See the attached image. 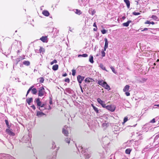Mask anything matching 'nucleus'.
<instances>
[{
	"label": "nucleus",
	"mask_w": 159,
	"mask_h": 159,
	"mask_svg": "<svg viewBox=\"0 0 159 159\" xmlns=\"http://www.w3.org/2000/svg\"><path fill=\"white\" fill-rule=\"evenodd\" d=\"M23 64L27 66H29L30 65V63L29 61H25L23 62Z\"/></svg>",
	"instance_id": "obj_22"
},
{
	"label": "nucleus",
	"mask_w": 159,
	"mask_h": 159,
	"mask_svg": "<svg viewBox=\"0 0 159 159\" xmlns=\"http://www.w3.org/2000/svg\"><path fill=\"white\" fill-rule=\"evenodd\" d=\"M69 128L66 125L62 129V133L66 136H67L68 135V131Z\"/></svg>",
	"instance_id": "obj_2"
},
{
	"label": "nucleus",
	"mask_w": 159,
	"mask_h": 159,
	"mask_svg": "<svg viewBox=\"0 0 159 159\" xmlns=\"http://www.w3.org/2000/svg\"><path fill=\"white\" fill-rule=\"evenodd\" d=\"M32 101V98H29L26 99V101L30 105Z\"/></svg>",
	"instance_id": "obj_18"
},
{
	"label": "nucleus",
	"mask_w": 159,
	"mask_h": 159,
	"mask_svg": "<svg viewBox=\"0 0 159 159\" xmlns=\"http://www.w3.org/2000/svg\"><path fill=\"white\" fill-rule=\"evenodd\" d=\"M49 109H51V107H50V106H49Z\"/></svg>",
	"instance_id": "obj_60"
},
{
	"label": "nucleus",
	"mask_w": 159,
	"mask_h": 159,
	"mask_svg": "<svg viewBox=\"0 0 159 159\" xmlns=\"http://www.w3.org/2000/svg\"><path fill=\"white\" fill-rule=\"evenodd\" d=\"M103 85L102 87L104 88L108 91L110 90L111 89L109 86L107 84L106 82H105L104 83V84H103Z\"/></svg>",
	"instance_id": "obj_4"
},
{
	"label": "nucleus",
	"mask_w": 159,
	"mask_h": 159,
	"mask_svg": "<svg viewBox=\"0 0 159 159\" xmlns=\"http://www.w3.org/2000/svg\"><path fill=\"white\" fill-rule=\"evenodd\" d=\"M97 30V28H94L93 29V30L94 31H96Z\"/></svg>",
	"instance_id": "obj_59"
},
{
	"label": "nucleus",
	"mask_w": 159,
	"mask_h": 159,
	"mask_svg": "<svg viewBox=\"0 0 159 159\" xmlns=\"http://www.w3.org/2000/svg\"><path fill=\"white\" fill-rule=\"evenodd\" d=\"M76 13L78 14H81V13L80 12V11L78 10H76Z\"/></svg>",
	"instance_id": "obj_42"
},
{
	"label": "nucleus",
	"mask_w": 159,
	"mask_h": 159,
	"mask_svg": "<svg viewBox=\"0 0 159 159\" xmlns=\"http://www.w3.org/2000/svg\"><path fill=\"white\" fill-rule=\"evenodd\" d=\"M102 106L104 108H106L107 106L106 105V104L105 103H104L102 105Z\"/></svg>",
	"instance_id": "obj_46"
},
{
	"label": "nucleus",
	"mask_w": 159,
	"mask_h": 159,
	"mask_svg": "<svg viewBox=\"0 0 159 159\" xmlns=\"http://www.w3.org/2000/svg\"><path fill=\"white\" fill-rule=\"evenodd\" d=\"M67 75V74L66 73L64 74H63L62 75V76L64 77H65V76H66Z\"/></svg>",
	"instance_id": "obj_52"
},
{
	"label": "nucleus",
	"mask_w": 159,
	"mask_h": 159,
	"mask_svg": "<svg viewBox=\"0 0 159 159\" xmlns=\"http://www.w3.org/2000/svg\"><path fill=\"white\" fill-rule=\"evenodd\" d=\"M116 108V107L114 105H107L106 107V109L111 112L114 111Z\"/></svg>",
	"instance_id": "obj_3"
},
{
	"label": "nucleus",
	"mask_w": 159,
	"mask_h": 159,
	"mask_svg": "<svg viewBox=\"0 0 159 159\" xmlns=\"http://www.w3.org/2000/svg\"><path fill=\"white\" fill-rule=\"evenodd\" d=\"M89 61L92 63H93L94 62L93 60V57L92 55H90L89 58Z\"/></svg>",
	"instance_id": "obj_24"
},
{
	"label": "nucleus",
	"mask_w": 159,
	"mask_h": 159,
	"mask_svg": "<svg viewBox=\"0 0 159 159\" xmlns=\"http://www.w3.org/2000/svg\"><path fill=\"white\" fill-rule=\"evenodd\" d=\"M92 80V79H91V78H86L85 79V80H84V81L85 82H90V80Z\"/></svg>",
	"instance_id": "obj_33"
},
{
	"label": "nucleus",
	"mask_w": 159,
	"mask_h": 159,
	"mask_svg": "<svg viewBox=\"0 0 159 159\" xmlns=\"http://www.w3.org/2000/svg\"><path fill=\"white\" fill-rule=\"evenodd\" d=\"M38 89V95L39 96L41 97L46 94L45 89L43 87L39 88Z\"/></svg>",
	"instance_id": "obj_1"
},
{
	"label": "nucleus",
	"mask_w": 159,
	"mask_h": 159,
	"mask_svg": "<svg viewBox=\"0 0 159 159\" xmlns=\"http://www.w3.org/2000/svg\"><path fill=\"white\" fill-rule=\"evenodd\" d=\"M145 24H152V25H154L155 24L153 22H150L149 20H147L145 22Z\"/></svg>",
	"instance_id": "obj_27"
},
{
	"label": "nucleus",
	"mask_w": 159,
	"mask_h": 159,
	"mask_svg": "<svg viewBox=\"0 0 159 159\" xmlns=\"http://www.w3.org/2000/svg\"><path fill=\"white\" fill-rule=\"evenodd\" d=\"M148 30V29L147 28H145L143 30H142V31H146Z\"/></svg>",
	"instance_id": "obj_51"
},
{
	"label": "nucleus",
	"mask_w": 159,
	"mask_h": 159,
	"mask_svg": "<svg viewBox=\"0 0 159 159\" xmlns=\"http://www.w3.org/2000/svg\"><path fill=\"white\" fill-rule=\"evenodd\" d=\"M156 106H157V107H159V104L154 105L153 107V108H156Z\"/></svg>",
	"instance_id": "obj_48"
},
{
	"label": "nucleus",
	"mask_w": 159,
	"mask_h": 159,
	"mask_svg": "<svg viewBox=\"0 0 159 159\" xmlns=\"http://www.w3.org/2000/svg\"><path fill=\"white\" fill-rule=\"evenodd\" d=\"M151 17L155 20H157V17L156 16L154 15H152Z\"/></svg>",
	"instance_id": "obj_41"
},
{
	"label": "nucleus",
	"mask_w": 159,
	"mask_h": 159,
	"mask_svg": "<svg viewBox=\"0 0 159 159\" xmlns=\"http://www.w3.org/2000/svg\"><path fill=\"white\" fill-rule=\"evenodd\" d=\"M123 18L124 19L125 18V17H123Z\"/></svg>",
	"instance_id": "obj_63"
},
{
	"label": "nucleus",
	"mask_w": 159,
	"mask_h": 159,
	"mask_svg": "<svg viewBox=\"0 0 159 159\" xmlns=\"http://www.w3.org/2000/svg\"><path fill=\"white\" fill-rule=\"evenodd\" d=\"M89 13L91 14L92 15H93L95 13V11L94 10H93L92 9H90L89 10Z\"/></svg>",
	"instance_id": "obj_14"
},
{
	"label": "nucleus",
	"mask_w": 159,
	"mask_h": 159,
	"mask_svg": "<svg viewBox=\"0 0 159 159\" xmlns=\"http://www.w3.org/2000/svg\"><path fill=\"white\" fill-rule=\"evenodd\" d=\"M45 105V104L44 103H43V104H41V106H40L41 107H44V106Z\"/></svg>",
	"instance_id": "obj_50"
},
{
	"label": "nucleus",
	"mask_w": 159,
	"mask_h": 159,
	"mask_svg": "<svg viewBox=\"0 0 159 159\" xmlns=\"http://www.w3.org/2000/svg\"><path fill=\"white\" fill-rule=\"evenodd\" d=\"M155 122V119L154 118L152 119L150 121V122L151 123H154Z\"/></svg>",
	"instance_id": "obj_45"
},
{
	"label": "nucleus",
	"mask_w": 159,
	"mask_h": 159,
	"mask_svg": "<svg viewBox=\"0 0 159 159\" xmlns=\"http://www.w3.org/2000/svg\"><path fill=\"white\" fill-rule=\"evenodd\" d=\"M92 106L95 111L97 113H98V112L99 110L97 108L94 106L93 104L92 105Z\"/></svg>",
	"instance_id": "obj_26"
},
{
	"label": "nucleus",
	"mask_w": 159,
	"mask_h": 159,
	"mask_svg": "<svg viewBox=\"0 0 159 159\" xmlns=\"http://www.w3.org/2000/svg\"><path fill=\"white\" fill-rule=\"evenodd\" d=\"M133 14L134 15H135V16H136V15H140V13L139 12H134L133 13Z\"/></svg>",
	"instance_id": "obj_40"
},
{
	"label": "nucleus",
	"mask_w": 159,
	"mask_h": 159,
	"mask_svg": "<svg viewBox=\"0 0 159 159\" xmlns=\"http://www.w3.org/2000/svg\"><path fill=\"white\" fill-rule=\"evenodd\" d=\"M57 62V61L56 60H54L53 61L51 62L50 64H51V65H52L54 63H56Z\"/></svg>",
	"instance_id": "obj_37"
},
{
	"label": "nucleus",
	"mask_w": 159,
	"mask_h": 159,
	"mask_svg": "<svg viewBox=\"0 0 159 159\" xmlns=\"http://www.w3.org/2000/svg\"><path fill=\"white\" fill-rule=\"evenodd\" d=\"M49 103L50 104H52V100H50V102H49Z\"/></svg>",
	"instance_id": "obj_55"
},
{
	"label": "nucleus",
	"mask_w": 159,
	"mask_h": 159,
	"mask_svg": "<svg viewBox=\"0 0 159 159\" xmlns=\"http://www.w3.org/2000/svg\"><path fill=\"white\" fill-rule=\"evenodd\" d=\"M97 102L98 103L100 104L101 105L104 103H105L104 101H102L101 99L100 98H98L97 99Z\"/></svg>",
	"instance_id": "obj_16"
},
{
	"label": "nucleus",
	"mask_w": 159,
	"mask_h": 159,
	"mask_svg": "<svg viewBox=\"0 0 159 159\" xmlns=\"http://www.w3.org/2000/svg\"><path fill=\"white\" fill-rule=\"evenodd\" d=\"M37 89H36L34 88L32 89L31 92L33 94H36V93H37Z\"/></svg>",
	"instance_id": "obj_19"
},
{
	"label": "nucleus",
	"mask_w": 159,
	"mask_h": 159,
	"mask_svg": "<svg viewBox=\"0 0 159 159\" xmlns=\"http://www.w3.org/2000/svg\"><path fill=\"white\" fill-rule=\"evenodd\" d=\"M84 155L85 156L86 158L88 159L90 157L91 155L90 154L86 153L84 154Z\"/></svg>",
	"instance_id": "obj_31"
},
{
	"label": "nucleus",
	"mask_w": 159,
	"mask_h": 159,
	"mask_svg": "<svg viewBox=\"0 0 159 159\" xmlns=\"http://www.w3.org/2000/svg\"><path fill=\"white\" fill-rule=\"evenodd\" d=\"M33 86H31L29 89H28V90L27 92V94L26 95V96H27V95L29 94V93L30 92L31 90V89H32L33 88Z\"/></svg>",
	"instance_id": "obj_34"
},
{
	"label": "nucleus",
	"mask_w": 159,
	"mask_h": 159,
	"mask_svg": "<svg viewBox=\"0 0 159 159\" xmlns=\"http://www.w3.org/2000/svg\"><path fill=\"white\" fill-rule=\"evenodd\" d=\"M110 159H112V158H111Z\"/></svg>",
	"instance_id": "obj_64"
},
{
	"label": "nucleus",
	"mask_w": 159,
	"mask_h": 159,
	"mask_svg": "<svg viewBox=\"0 0 159 159\" xmlns=\"http://www.w3.org/2000/svg\"><path fill=\"white\" fill-rule=\"evenodd\" d=\"M107 48H105V47H104V50L103 51H105L106 50V49Z\"/></svg>",
	"instance_id": "obj_54"
},
{
	"label": "nucleus",
	"mask_w": 159,
	"mask_h": 159,
	"mask_svg": "<svg viewBox=\"0 0 159 159\" xmlns=\"http://www.w3.org/2000/svg\"><path fill=\"white\" fill-rule=\"evenodd\" d=\"M34 110H35V107L34 105H32L31 107Z\"/></svg>",
	"instance_id": "obj_49"
},
{
	"label": "nucleus",
	"mask_w": 159,
	"mask_h": 159,
	"mask_svg": "<svg viewBox=\"0 0 159 159\" xmlns=\"http://www.w3.org/2000/svg\"><path fill=\"white\" fill-rule=\"evenodd\" d=\"M109 125V123L108 122H105L103 123L102 124V126L104 127V128H107V127Z\"/></svg>",
	"instance_id": "obj_17"
},
{
	"label": "nucleus",
	"mask_w": 159,
	"mask_h": 159,
	"mask_svg": "<svg viewBox=\"0 0 159 159\" xmlns=\"http://www.w3.org/2000/svg\"><path fill=\"white\" fill-rule=\"evenodd\" d=\"M72 75L74 76H75V73H76L75 70L73 69L72 70Z\"/></svg>",
	"instance_id": "obj_35"
},
{
	"label": "nucleus",
	"mask_w": 159,
	"mask_h": 159,
	"mask_svg": "<svg viewBox=\"0 0 159 159\" xmlns=\"http://www.w3.org/2000/svg\"><path fill=\"white\" fill-rule=\"evenodd\" d=\"M107 31L105 30H101V32L102 34H105L106 33Z\"/></svg>",
	"instance_id": "obj_44"
},
{
	"label": "nucleus",
	"mask_w": 159,
	"mask_h": 159,
	"mask_svg": "<svg viewBox=\"0 0 159 159\" xmlns=\"http://www.w3.org/2000/svg\"><path fill=\"white\" fill-rule=\"evenodd\" d=\"M84 77L80 75H78L77 77L78 81L80 84L82 83V81L84 79Z\"/></svg>",
	"instance_id": "obj_5"
},
{
	"label": "nucleus",
	"mask_w": 159,
	"mask_h": 159,
	"mask_svg": "<svg viewBox=\"0 0 159 159\" xmlns=\"http://www.w3.org/2000/svg\"><path fill=\"white\" fill-rule=\"evenodd\" d=\"M26 138V137L25 136H24L23 138V140H24Z\"/></svg>",
	"instance_id": "obj_58"
},
{
	"label": "nucleus",
	"mask_w": 159,
	"mask_h": 159,
	"mask_svg": "<svg viewBox=\"0 0 159 159\" xmlns=\"http://www.w3.org/2000/svg\"><path fill=\"white\" fill-rule=\"evenodd\" d=\"M38 80H39V82L41 83H43L44 81V79L43 77H40L39 78Z\"/></svg>",
	"instance_id": "obj_30"
},
{
	"label": "nucleus",
	"mask_w": 159,
	"mask_h": 159,
	"mask_svg": "<svg viewBox=\"0 0 159 159\" xmlns=\"http://www.w3.org/2000/svg\"><path fill=\"white\" fill-rule=\"evenodd\" d=\"M101 55H102V57L105 56V53L104 52V51H101Z\"/></svg>",
	"instance_id": "obj_36"
},
{
	"label": "nucleus",
	"mask_w": 159,
	"mask_h": 159,
	"mask_svg": "<svg viewBox=\"0 0 159 159\" xmlns=\"http://www.w3.org/2000/svg\"><path fill=\"white\" fill-rule=\"evenodd\" d=\"M65 141L66 142L69 144L70 142V139L68 138H66L65 139Z\"/></svg>",
	"instance_id": "obj_39"
},
{
	"label": "nucleus",
	"mask_w": 159,
	"mask_h": 159,
	"mask_svg": "<svg viewBox=\"0 0 159 159\" xmlns=\"http://www.w3.org/2000/svg\"><path fill=\"white\" fill-rule=\"evenodd\" d=\"M58 68V66L57 64L53 65L52 67V69L54 70H57Z\"/></svg>",
	"instance_id": "obj_15"
},
{
	"label": "nucleus",
	"mask_w": 159,
	"mask_h": 159,
	"mask_svg": "<svg viewBox=\"0 0 159 159\" xmlns=\"http://www.w3.org/2000/svg\"><path fill=\"white\" fill-rule=\"evenodd\" d=\"M124 2L126 3L127 7L128 8H129L130 7V2L129 0H124Z\"/></svg>",
	"instance_id": "obj_13"
},
{
	"label": "nucleus",
	"mask_w": 159,
	"mask_h": 159,
	"mask_svg": "<svg viewBox=\"0 0 159 159\" xmlns=\"http://www.w3.org/2000/svg\"><path fill=\"white\" fill-rule=\"evenodd\" d=\"M39 110H41V109L40 108H39Z\"/></svg>",
	"instance_id": "obj_62"
},
{
	"label": "nucleus",
	"mask_w": 159,
	"mask_h": 159,
	"mask_svg": "<svg viewBox=\"0 0 159 159\" xmlns=\"http://www.w3.org/2000/svg\"><path fill=\"white\" fill-rule=\"evenodd\" d=\"M44 115L45 114L42 112H40L38 111L37 112V116L39 117H40Z\"/></svg>",
	"instance_id": "obj_9"
},
{
	"label": "nucleus",
	"mask_w": 159,
	"mask_h": 159,
	"mask_svg": "<svg viewBox=\"0 0 159 159\" xmlns=\"http://www.w3.org/2000/svg\"><path fill=\"white\" fill-rule=\"evenodd\" d=\"M129 88V86L128 85H126L124 87L123 91L124 92H126L127 91H128Z\"/></svg>",
	"instance_id": "obj_12"
},
{
	"label": "nucleus",
	"mask_w": 159,
	"mask_h": 159,
	"mask_svg": "<svg viewBox=\"0 0 159 159\" xmlns=\"http://www.w3.org/2000/svg\"><path fill=\"white\" fill-rule=\"evenodd\" d=\"M100 67L103 70H106V71H107V72L108 71L106 70L105 67V66H103V65L102 64H100Z\"/></svg>",
	"instance_id": "obj_25"
},
{
	"label": "nucleus",
	"mask_w": 159,
	"mask_h": 159,
	"mask_svg": "<svg viewBox=\"0 0 159 159\" xmlns=\"http://www.w3.org/2000/svg\"><path fill=\"white\" fill-rule=\"evenodd\" d=\"M131 151V150L130 149H127L125 150V153L127 154H129Z\"/></svg>",
	"instance_id": "obj_32"
},
{
	"label": "nucleus",
	"mask_w": 159,
	"mask_h": 159,
	"mask_svg": "<svg viewBox=\"0 0 159 159\" xmlns=\"http://www.w3.org/2000/svg\"><path fill=\"white\" fill-rule=\"evenodd\" d=\"M131 22V20H129L126 22L124 23L122 25L124 26L127 27L129 25V24Z\"/></svg>",
	"instance_id": "obj_11"
},
{
	"label": "nucleus",
	"mask_w": 159,
	"mask_h": 159,
	"mask_svg": "<svg viewBox=\"0 0 159 159\" xmlns=\"http://www.w3.org/2000/svg\"><path fill=\"white\" fill-rule=\"evenodd\" d=\"M39 52L43 54L45 52V49L41 47H40V49H39Z\"/></svg>",
	"instance_id": "obj_21"
},
{
	"label": "nucleus",
	"mask_w": 159,
	"mask_h": 159,
	"mask_svg": "<svg viewBox=\"0 0 159 159\" xmlns=\"http://www.w3.org/2000/svg\"><path fill=\"white\" fill-rule=\"evenodd\" d=\"M40 40H41L43 42H47V37L43 36L40 38Z\"/></svg>",
	"instance_id": "obj_7"
},
{
	"label": "nucleus",
	"mask_w": 159,
	"mask_h": 159,
	"mask_svg": "<svg viewBox=\"0 0 159 159\" xmlns=\"http://www.w3.org/2000/svg\"><path fill=\"white\" fill-rule=\"evenodd\" d=\"M5 122H6V125H8V121L7 120H6Z\"/></svg>",
	"instance_id": "obj_53"
},
{
	"label": "nucleus",
	"mask_w": 159,
	"mask_h": 159,
	"mask_svg": "<svg viewBox=\"0 0 159 159\" xmlns=\"http://www.w3.org/2000/svg\"><path fill=\"white\" fill-rule=\"evenodd\" d=\"M27 141H29V139H27Z\"/></svg>",
	"instance_id": "obj_61"
},
{
	"label": "nucleus",
	"mask_w": 159,
	"mask_h": 159,
	"mask_svg": "<svg viewBox=\"0 0 159 159\" xmlns=\"http://www.w3.org/2000/svg\"><path fill=\"white\" fill-rule=\"evenodd\" d=\"M35 102L38 106H41V102L40 101V99L39 98H36L35 99Z\"/></svg>",
	"instance_id": "obj_6"
},
{
	"label": "nucleus",
	"mask_w": 159,
	"mask_h": 159,
	"mask_svg": "<svg viewBox=\"0 0 159 159\" xmlns=\"http://www.w3.org/2000/svg\"><path fill=\"white\" fill-rule=\"evenodd\" d=\"M105 82L104 81L102 80H101L98 81V83L99 85L102 86L103 85V84H104V83Z\"/></svg>",
	"instance_id": "obj_20"
},
{
	"label": "nucleus",
	"mask_w": 159,
	"mask_h": 159,
	"mask_svg": "<svg viewBox=\"0 0 159 159\" xmlns=\"http://www.w3.org/2000/svg\"><path fill=\"white\" fill-rule=\"evenodd\" d=\"M125 94L127 96H129L130 95V93L128 92H126L125 93Z\"/></svg>",
	"instance_id": "obj_47"
},
{
	"label": "nucleus",
	"mask_w": 159,
	"mask_h": 159,
	"mask_svg": "<svg viewBox=\"0 0 159 159\" xmlns=\"http://www.w3.org/2000/svg\"><path fill=\"white\" fill-rule=\"evenodd\" d=\"M93 26L94 27H96V24L95 23H94V24H93Z\"/></svg>",
	"instance_id": "obj_56"
},
{
	"label": "nucleus",
	"mask_w": 159,
	"mask_h": 159,
	"mask_svg": "<svg viewBox=\"0 0 159 159\" xmlns=\"http://www.w3.org/2000/svg\"><path fill=\"white\" fill-rule=\"evenodd\" d=\"M80 88H81V91H82V92H83V89H82V87H81V86L80 85Z\"/></svg>",
	"instance_id": "obj_57"
},
{
	"label": "nucleus",
	"mask_w": 159,
	"mask_h": 159,
	"mask_svg": "<svg viewBox=\"0 0 159 159\" xmlns=\"http://www.w3.org/2000/svg\"><path fill=\"white\" fill-rule=\"evenodd\" d=\"M88 56V55L86 54H84L82 55H79L78 56V57H87Z\"/></svg>",
	"instance_id": "obj_28"
},
{
	"label": "nucleus",
	"mask_w": 159,
	"mask_h": 159,
	"mask_svg": "<svg viewBox=\"0 0 159 159\" xmlns=\"http://www.w3.org/2000/svg\"><path fill=\"white\" fill-rule=\"evenodd\" d=\"M43 14L45 16H48L49 15V13L48 11L47 10H44L42 12Z\"/></svg>",
	"instance_id": "obj_8"
},
{
	"label": "nucleus",
	"mask_w": 159,
	"mask_h": 159,
	"mask_svg": "<svg viewBox=\"0 0 159 159\" xmlns=\"http://www.w3.org/2000/svg\"><path fill=\"white\" fill-rule=\"evenodd\" d=\"M104 40L105 41L104 47H105V48H107L108 47V42L107 41V39L106 38H105Z\"/></svg>",
	"instance_id": "obj_23"
},
{
	"label": "nucleus",
	"mask_w": 159,
	"mask_h": 159,
	"mask_svg": "<svg viewBox=\"0 0 159 159\" xmlns=\"http://www.w3.org/2000/svg\"><path fill=\"white\" fill-rule=\"evenodd\" d=\"M128 120V118L127 117H125L124 119V121L123 124H124Z\"/></svg>",
	"instance_id": "obj_38"
},
{
	"label": "nucleus",
	"mask_w": 159,
	"mask_h": 159,
	"mask_svg": "<svg viewBox=\"0 0 159 159\" xmlns=\"http://www.w3.org/2000/svg\"><path fill=\"white\" fill-rule=\"evenodd\" d=\"M6 131L8 134L10 135H14V133L9 129H6Z\"/></svg>",
	"instance_id": "obj_10"
},
{
	"label": "nucleus",
	"mask_w": 159,
	"mask_h": 159,
	"mask_svg": "<svg viewBox=\"0 0 159 159\" xmlns=\"http://www.w3.org/2000/svg\"><path fill=\"white\" fill-rule=\"evenodd\" d=\"M65 81L66 82L68 83H69L70 82V79L68 78H66L65 79Z\"/></svg>",
	"instance_id": "obj_43"
},
{
	"label": "nucleus",
	"mask_w": 159,
	"mask_h": 159,
	"mask_svg": "<svg viewBox=\"0 0 159 159\" xmlns=\"http://www.w3.org/2000/svg\"><path fill=\"white\" fill-rule=\"evenodd\" d=\"M110 68L111 70H112V72L115 74H116L117 73V72L116 71L114 68L112 66H111Z\"/></svg>",
	"instance_id": "obj_29"
}]
</instances>
